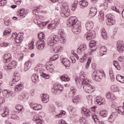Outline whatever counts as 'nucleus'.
Returning a JSON list of instances; mask_svg holds the SVG:
<instances>
[{"mask_svg":"<svg viewBox=\"0 0 124 124\" xmlns=\"http://www.w3.org/2000/svg\"><path fill=\"white\" fill-rule=\"evenodd\" d=\"M80 78L81 79V85L86 93H93L94 92V86L91 85V80L86 78L85 72H80Z\"/></svg>","mask_w":124,"mask_h":124,"instance_id":"nucleus-1","label":"nucleus"},{"mask_svg":"<svg viewBox=\"0 0 124 124\" xmlns=\"http://www.w3.org/2000/svg\"><path fill=\"white\" fill-rule=\"evenodd\" d=\"M85 27L86 30L88 31L85 34V37L87 40H92L95 37V32L93 31H92V29L93 28V22L92 20L87 21L85 24Z\"/></svg>","mask_w":124,"mask_h":124,"instance_id":"nucleus-2","label":"nucleus"},{"mask_svg":"<svg viewBox=\"0 0 124 124\" xmlns=\"http://www.w3.org/2000/svg\"><path fill=\"white\" fill-rule=\"evenodd\" d=\"M38 38L39 39L37 41L36 47L39 51H43L45 46H46V38L45 37V34L44 32H41L38 35Z\"/></svg>","mask_w":124,"mask_h":124,"instance_id":"nucleus-3","label":"nucleus"},{"mask_svg":"<svg viewBox=\"0 0 124 124\" xmlns=\"http://www.w3.org/2000/svg\"><path fill=\"white\" fill-rule=\"evenodd\" d=\"M103 77H105V73L103 70H95L93 74L92 78L94 81L99 82L103 79Z\"/></svg>","mask_w":124,"mask_h":124,"instance_id":"nucleus-4","label":"nucleus"},{"mask_svg":"<svg viewBox=\"0 0 124 124\" xmlns=\"http://www.w3.org/2000/svg\"><path fill=\"white\" fill-rule=\"evenodd\" d=\"M60 13L62 17H68L70 15V9H69V4H65L61 8Z\"/></svg>","mask_w":124,"mask_h":124,"instance_id":"nucleus-5","label":"nucleus"},{"mask_svg":"<svg viewBox=\"0 0 124 124\" xmlns=\"http://www.w3.org/2000/svg\"><path fill=\"white\" fill-rule=\"evenodd\" d=\"M59 36L55 35L52 37H49L47 41V45L48 46H54L55 44L59 43Z\"/></svg>","mask_w":124,"mask_h":124,"instance_id":"nucleus-6","label":"nucleus"},{"mask_svg":"<svg viewBox=\"0 0 124 124\" xmlns=\"http://www.w3.org/2000/svg\"><path fill=\"white\" fill-rule=\"evenodd\" d=\"M77 17L76 16H71L67 20V26L70 28H73L75 25H77Z\"/></svg>","mask_w":124,"mask_h":124,"instance_id":"nucleus-7","label":"nucleus"},{"mask_svg":"<svg viewBox=\"0 0 124 124\" xmlns=\"http://www.w3.org/2000/svg\"><path fill=\"white\" fill-rule=\"evenodd\" d=\"M13 80L12 83L11 84L12 87H15L16 84H18V82L21 79V76H20V74L17 72H15L13 76Z\"/></svg>","mask_w":124,"mask_h":124,"instance_id":"nucleus-8","label":"nucleus"},{"mask_svg":"<svg viewBox=\"0 0 124 124\" xmlns=\"http://www.w3.org/2000/svg\"><path fill=\"white\" fill-rule=\"evenodd\" d=\"M107 18H108V22L107 24L108 26H112L116 23L114 15L108 14L107 15Z\"/></svg>","mask_w":124,"mask_h":124,"instance_id":"nucleus-9","label":"nucleus"},{"mask_svg":"<svg viewBox=\"0 0 124 124\" xmlns=\"http://www.w3.org/2000/svg\"><path fill=\"white\" fill-rule=\"evenodd\" d=\"M81 23H78L74 27H72V30L75 34H79L81 32Z\"/></svg>","mask_w":124,"mask_h":124,"instance_id":"nucleus-10","label":"nucleus"},{"mask_svg":"<svg viewBox=\"0 0 124 124\" xmlns=\"http://www.w3.org/2000/svg\"><path fill=\"white\" fill-rule=\"evenodd\" d=\"M58 91L60 92H63V86L61 84H55L54 85L53 88L52 89V93H57Z\"/></svg>","mask_w":124,"mask_h":124,"instance_id":"nucleus-11","label":"nucleus"},{"mask_svg":"<svg viewBox=\"0 0 124 124\" xmlns=\"http://www.w3.org/2000/svg\"><path fill=\"white\" fill-rule=\"evenodd\" d=\"M117 49L120 53H123L124 51V44L123 41H118L116 45Z\"/></svg>","mask_w":124,"mask_h":124,"instance_id":"nucleus-12","label":"nucleus"},{"mask_svg":"<svg viewBox=\"0 0 124 124\" xmlns=\"http://www.w3.org/2000/svg\"><path fill=\"white\" fill-rule=\"evenodd\" d=\"M24 40V33L20 32L18 33L16 36L15 39V42L16 43H21Z\"/></svg>","mask_w":124,"mask_h":124,"instance_id":"nucleus-13","label":"nucleus"},{"mask_svg":"<svg viewBox=\"0 0 124 124\" xmlns=\"http://www.w3.org/2000/svg\"><path fill=\"white\" fill-rule=\"evenodd\" d=\"M30 107L35 111H38L42 109V106L38 104L31 103L30 104Z\"/></svg>","mask_w":124,"mask_h":124,"instance_id":"nucleus-14","label":"nucleus"},{"mask_svg":"<svg viewBox=\"0 0 124 124\" xmlns=\"http://www.w3.org/2000/svg\"><path fill=\"white\" fill-rule=\"evenodd\" d=\"M59 34V39L62 43H64L65 41V39L64 38V35L63 34V30L62 29H60L58 31Z\"/></svg>","mask_w":124,"mask_h":124,"instance_id":"nucleus-15","label":"nucleus"},{"mask_svg":"<svg viewBox=\"0 0 124 124\" xmlns=\"http://www.w3.org/2000/svg\"><path fill=\"white\" fill-rule=\"evenodd\" d=\"M33 121L38 124H43L44 123V121L41 120V116L39 115H35L33 117Z\"/></svg>","mask_w":124,"mask_h":124,"instance_id":"nucleus-16","label":"nucleus"},{"mask_svg":"<svg viewBox=\"0 0 124 124\" xmlns=\"http://www.w3.org/2000/svg\"><path fill=\"white\" fill-rule=\"evenodd\" d=\"M16 85L15 91L16 93H19L24 89V83L23 82H20L19 84L16 83Z\"/></svg>","mask_w":124,"mask_h":124,"instance_id":"nucleus-17","label":"nucleus"},{"mask_svg":"<svg viewBox=\"0 0 124 124\" xmlns=\"http://www.w3.org/2000/svg\"><path fill=\"white\" fill-rule=\"evenodd\" d=\"M81 114L85 117H90L91 116V111L87 108H83L81 109Z\"/></svg>","mask_w":124,"mask_h":124,"instance_id":"nucleus-18","label":"nucleus"},{"mask_svg":"<svg viewBox=\"0 0 124 124\" xmlns=\"http://www.w3.org/2000/svg\"><path fill=\"white\" fill-rule=\"evenodd\" d=\"M106 97L109 100H116V96L111 92H108L106 94Z\"/></svg>","mask_w":124,"mask_h":124,"instance_id":"nucleus-19","label":"nucleus"},{"mask_svg":"<svg viewBox=\"0 0 124 124\" xmlns=\"http://www.w3.org/2000/svg\"><path fill=\"white\" fill-rule=\"evenodd\" d=\"M95 102H96V103L99 105H102V104H105V103H106L105 99L101 97V96L97 97Z\"/></svg>","mask_w":124,"mask_h":124,"instance_id":"nucleus-20","label":"nucleus"},{"mask_svg":"<svg viewBox=\"0 0 124 124\" xmlns=\"http://www.w3.org/2000/svg\"><path fill=\"white\" fill-rule=\"evenodd\" d=\"M116 117H117V112H112L111 114L108 117V122L111 123H114V121H115Z\"/></svg>","mask_w":124,"mask_h":124,"instance_id":"nucleus-21","label":"nucleus"},{"mask_svg":"<svg viewBox=\"0 0 124 124\" xmlns=\"http://www.w3.org/2000/svg\"><path fill=\"white\" fill-rule=\"evenodd\" d=\"M80 62H92V57H89L88 58V55L85 54L82 58L80 59Z\"/></svg>","mask_w":124,"mask_h":124,"instance_id":"nucleus-22","label":"nucleus"},{"mask_svg":"<svg viewBox=\"0 0 124 124\" xmlns=\"http://www.w3.org/2000/svg\"><path fill=\"white\" fill-rule=\"evenodd\" d=\"M97 13V10L95 7H91L90 9L89 16H90V17H94V16L96 15Z\"/></svg>","mask_w":124,"mask_h":124,"instance_id":"nucleus-23","label":"nucleus"},{"mask_svg":"<svg viewBox=\"0 0 124 124\" xmlns=\"http://www.w3.org/2000/svg\"><path fill=\"white\" fill-rule=\"evenodd\" d=\"M41 97L42 102L44 103H46L49 101V95L46 94H41Z\"/></svg>","mask_w":124,"mask_h":124,"instance_id":"nucleus-24","label":"nucleus"},{"mask_svg":"<svg viewBox=\"0 0 124 124\" xmlns=\"http://www.w3.org/2000/svg\"><path fill=\"white\" fill-rule=\"evenodd\" d=\"M87 49V46L86 44H83L80 45L78 48V54H82L83 51H85Z\"/></svg>","mask_w":124,"mask_h":124,"instance_id":"nucleus-25","label":"nucleus"},{"mask_svg":"<svg viewBox=\"0 0 124 124\" xmlns=\"http://www.w3.org/2000/svg\"><path fill=\"white\" fill-rule=\"evenodd\" d=\"M89 47L91 49L92 52L93 51H95L97 47H96L95 42L94 41H91L89 43Z\"/></svg>","mask_w":124,"mask_h":124,"instance_id":"nucleus-26","label":"nucleus"},{"mask_svg":"<svg viewBox=\"0 0 124 124\" xmlns=\"http://www.w3.org/2000/svg\"><path fill=\"white\" fill-rule=\"evenodd\" d=\"M107 52V48L105 46H100V56H104Z\"/></svg>","mask_w":124,"mask_h":124,"instance_id":"nucleus-27","label":"nucleus"},{"mask_svg":"<svg viewBox=\"0 0 124 124\" xmlns=\"http://www.w3.org/2000/svg\"><path fill=\"white\" fill-rule=\"evenodd\" d=\"M17 14L18 16H20L21 17H26L28 13L25 12V9H21L17 12Z\"/></svg>","mask_w":124,"mask_h":124,"instance_id":"nucleus-28","label":"nucleus"},{"mask_svg":"<svg viewBox=\"0 0 124 124\" xmlns=\"http://www.w3.org/2000/svg\"><path fill=\"white\" fill-rule=\"evenodd\" d=\"M11 54L10 53L5 54L3 57L4 61L7 62H11Z\"/></svg>","mask_w":124,"mask_h":124,"instance_id":"nucleus-29","label":"nucleus"},{"mask_svg":"<svg viewBox=\"0 0 124 124\" xmlns=\"http://www.w3.org/2000/svg\"><path fill=\"white\" fill-rule=\"evenodd\" d=\"M3 111V113L1 114L2 117H7L9 114V109L7 107H4Z\"/></svg>","mask_w":124,"mask_h":124,"instance_id":"nucleus-30","label":"nucleus"},{"mask_svg":"<svg viewBox=\"0 0 124 124\" xmlns=\"http://www.w3.org/2000/svg\"><path fill=\"white\" fill-rule=\"evenodd\" d=\"M31 80L34 83H37L39 81V77L36 74H34L31 77Z\"/></svg>","mask_w":124,"mask_h":124,"instance_id":"nucleus-31","label":"nucleus"},{"mask_svg":"<svg viewBox=\"0 0 124 124\" xmlns=\"http://www.w3.org/2000/svg\"><path fill=\"white\" fill-rule=\"evenodd\" d=\"M35 71L37 73H41L42 72V65L38 64L35 67Z\"/></svg>","mask_w":124,"mask_h":124,"instance_id":"nucleus-32","label":"nucleus"},{"mask_svg":"<svg viewBox=\"0 0 124 124\" xmlns=\"http://www.w3.org/2000/svg\"><path fill=\"white\" fill-rule=\"evenodd\" d=\"M63 50V46L61 45L56 46L54 49V51L55 53H59V52H62Z\"/></svg>","mask_w":124,"mask_h":124,"instance_id":"nucleus-33","label":"nucleus"},{"mask_svg":"<svg viewBox=\"0 0 124 124\" xmlns=\"http://www.w3.org/2000/svg\"><path fill=\"white\" fill-rule=\"evenodd\" d=\"M117 111L120 115H124V102L123 103V106L119 107Z\"/></svg>","mask_w":124,"mask_h":124,"instance_id":"nucleus-34","label":"nucleus"},{"mask_svg":"<svg viewBox=\"0 0 124 124\" xmlns=\"http://www.w3.org/2000/svg\"><path fill=\"white\" fill-rule=\"evenodd\" d=\"M116 80L118 82L124 84V77L122 76L121 75H116Z\"/></svg>","mask_w":124,"mask_h":124,"instance_id":"nucleus-35","label":"nucleus"},{"mask_svg":"<svg viewBox=\"0 0 124 124\" xmlns=\"http://www.w3.org/2000/svg\"><path fill=\"white\" fill-rule=\"evenodd\" d=\"M110 91H111V92L113 93L120 92V88L116 85H111L110 87Z\"/></svg>","mask_w":124,"mask_h":124,"instance_id":"nucleus-36","label":"nucleus"},{"mask_svg":"<svg viewBox=\"0 0 124 124\" xmlns=\"http://www.w3.org/2000/svg\"><path fill=\"white\" fill-rule=\"evenodd\" d=\"M101 36L102 38H103V39H105L106 40H107V39H108V36L107 35V32H106V31H105V30L103 29L102 30V32H101Z\"/></svg>","mask_w":124,"mask_h":124,"instance_id":"nucleus-37","label":"nucleus"},{"mask_svg":"<svg viewBox=\"0 0 124 124\" xmlns=\"http://www.w3.org/2000/svg\"><path fill=\"white\" fill-rule=\"evenodd\" d=\"M99 21L100 23H102L104 21V13L102 12H100L98 15Z\"/></svg>","mask_w":124,"mask_h":124,"instance_id":"nucleus-38","label":"nucleus"},{"mask_svg":"<svg viewBox=\"0 0 124 124\" xmlns=\"http://www.w3.org/2000/svg\"><path fill=\"white\" fill-rule=\"evenodd\" d=\"M31 62H26L24 64V70L25 71H28V70L31 68Z\"/></svg>","mask_w":124,"mask_h":124,"instance_id":"nucleus-39","label":"nucleus"},{"mask_svg":"<svg viewBox=\"0 0 124 124\" xmlns=\"http://www.w3.org/2000/svg\"><path fill=\"white\" fill-rule=\"evenodd\" d=\"M78 4L82 7H87L89 3L86 0H81L78 3Z\"/></svg>","mask_w":124,"mask_h":124,"instance_id":"nucleus-40","label":"nucleus"},{"mask_svg":"<svg viewBox=\"0 0 124 124\" xmlns=\"http://www.w3.org/2000/svg\"><path fill=\"white\" fill-rule=\"evenodd\" d=\"M109 73L110 75V77L111 78V81H114L115 80V78H114V74L113 73V69L112 68H109Z\"/></svg>","mask_w":124,"mask_h":124,"instance_id":"nucleus-41","label":"nucleus"},{"mask_svg":"<svg viewBox=\"0 0 124 124\" xmlns=\"http://www.w3.org/2000/svg\"><path fill=\"white\" fill-rule=\"evenodd\" d=\"M60 56L59 55H54L53 57L50 58L49 60V62H54V61H56V60H58Z\"/></svg>","mask_w":124,"mask_h":124,"instance_id":"nucleus-42","label":"nucleus"},{"mask_svg":"<svg viewBox=\"0 0 124 124\" xmlns=\"http://www.w3.org/2000/svg\"><path fill=\"white\" fill-rule=\"evenodd\" d=\"M61 80H62V81H64L65 82H68L70 80L69 78L66 77L65 76H61L60 77Z\"/></svg>","mask_w":124,"mask_h":124,"instance_id":"nucleus-43","label":"nucleus"},{"mask_svg":"<svg viewBox=\"0 0 124 124\" xmlns=\"http://www.w3.org/2000/svg\"><path fill=\"white\" fill-rule=\"evenodd\" d=\"M64 115H65V111L62 110L60 114L55 115V118H62V117L64 116Z\"/></svg>","mask_w":124,"mask_h":124,"instance_id":"nucleus-44","label":"nucleus"},{"mask_svg":"<svg viewBox=\"0 0 124 124\" xmlns=\"http://www.w3.org/2000/svg\"><path fill=\"white\" fill-rule=\"evenodd\" d=\"M100 115L102 117H103V118H105V117H107V115H108V114L107 111L102 110L100 112Z\"/></svg>","mask_w":124,"mask_h":124,"instance_id":"nucleus-45","label":"nucleus"},{"mask_svg":"<svg viewBox=\"0 0 124 124\" xmlns=\"http://www.w3.org/2000/svg\"><path fill=\"white\" fill-rule=\"evenodd\" d=\"M16 109L18 111H23L24 110V107L20 105H17L16 106Z\"/></svg>","mask_w":124,"mask_h":124,"instance_id":"nucleus-46","label":"nucleus"},{"mask_svg":"<svg viewBox=\"0 0 124 124\" xmlns=\"http://www.w3.org/2000/svg\"><path fill=\"white\" fill-rule=\"evenodd\" d=\"M113 65L117 68V69H118V70H121V63L119 62H114L113 63Z\"/></svg>","mask_w":124,"mask_h":124,"instance_id":"nucleus-47","label":"nucleus"},{"mask_svg":"<svg viewBox=\"0 0 124 124\" xmlns=\"http://www.w3.org/2000/svg\"><path fill=\"white\" fill-rule=\"evenodd\" d=\"M78 4V1H75L74 4L72 5V10L73 11L76 10V8H77Z\"/></svg>","mask_w":124,"mask_h":124,"instance_id":"nucleus-48","label":"nucleus"},{"mask_svg":"<svg viewBox=\"0 0 124 124\" xmlns=\"http://www.w3.org/2000/svg\"><path fill=\"white\" fill-rule=\"evenodd\" d=\"M40 74L41 76H42V77H43V78H45V79H49V78H50V76L47 74H45L42 72Z\"/></svg>","mask_w":124,"mask_h":124,"instance_id":"nucleus-49","label":"nucleus"},{"mask_svg":"<svg viewBox=\"0 0 124 124\" xmlns=\"http://www.w3.org/2000/svg\"><path fill=\"white\" fill-rule=\"evenodd\" d=\"M79 123L81 124H87V120L84 117H81L79 119Z\"/></svg>","mask_w":124,"mask_h":124,"instance_id":"nucleus-50","label":"nucleus"},{"mask_svg":"<svg viewBox=\"0 0 124 124\" xmlns=\"http://www.w3.org/2000/svg\"><path fill=\"white\" fill-rule=\"evenodd\" d=\"M78 101H79V98L78 97H74L72 99V102L75 104H78V103H79Z\"/></svg>","mask_w":124,"mask_h":124,"instance_id":"nucleus-51","label":"nucleus"},{"mask_svg":"<svg viewBox=\"0 0 124 124\" xmlns=\"http://www.w3.org/2000/svg\"><path fill=\"white\" fill-rule=\"evenodd\" d=\"M86 99L87 101L89 102H92L93 101V96L92 95H88L86 96Z\"/></svg>","mask_w":124,"mask_h":124,"instance_id":"nucleus-52","label":"nucleus"},{"mask_svg":"<svg viewBox=\"0 0 124 124\" xmlns=\"http://www.w3.org/2000/svg\"><path fill=\"white\" fill-rule=\"evenodd\" d=\"M32 13L34 15H37V14L39 13V8H35L34 9L32 10Z\"/></svg>","mask_w":124,"mask_h":124,"instance_id":"nucleus-53","label":"nucleus"},{"mask_svg":"<svg viewBox=\"0 0 124 124\" xmlns=\"http://www.w3.org/2000/svg\"><path fill=\"white\" fill-rule=\"evenodd\" d=\"M47 24H48V22H47V23L46 22H44L43 21L39 22V27H41V28H43V27H45V26H46L47 25Z\"/></svg>","mask_w":124,"mask_h":124,"instance_id":"nucleus-54","label":"nucleus"},{"mask_svg":"<svg viewBox=\"0 0 124 124\" xmlns=\"http://www.w3.org/2000/svg\"><path fill=\"white\" fill-rule=\"evenodd\" d=\"M33 43L34 42L32 41L28 45L29 48L30 49V50H32V49L34 48V45H33Z\"/></svg>","mask_w":124,"mask_h":124,"instance_id":"nucleus-55","label":"nucleus"},{"mask_svg":"<svg viewBox=\"0 0 124 124\" xmlns=\"http://www.w3.org/2000/svg\"><path fill=\"white\" fill-rule=\"evenodd\" d=\"M7 3V0H1L0 1V6H3V5H5Z\"/></svg>","mask_w":124,"mask_h":124,"instance_id":"nucleus-56","label":"nucleus"},{"mask_svg":"<svg viewBox=\"0 0 124 124\" xmlns=\"http://www.w3.org/2000/svg\"><path fill=\"white\" fill-rule=\"evenodd\" d=\"M108 2H107V0H105L104 1V8L105 10L108 9Z\"/></svg>","mask_w":124,"mask_h":124,"instance_id":"nucleus-57","label":"nucleus"},{"mask_svg":"<svg viewBox=\"0 0 124 124\" xmlns=\"http://www.w3.org/2000/svg\"><path fill=\"white\" fill-rule=\"evenodd\" d=\"M56 26H59L60 24V19L59 18H56L54 21H52Z\"/></svg>","mask_w":124,"mask_h":124,"instance_id":"nucleus-58","label":"nucleus"},{"mask_svg":"<svg viewBox=\"0 0 124 124\" xmlns=\"http://www.w3.org/2000/svg\"><path fill=\"white\" fill-rule=\"evenodd\" d=\"M63 66H65L66 68H67L69 66H70V62H64L62 63Z\"/></svg>","mask_w":124,"mask_h":124,"instance_id":"nucleus-59","label":"nucleus"},{"mask_svg":"<svg viewBox=\"0 0 124 124\" xmlns=\"http://www.w3.org/2000/svg\"><path fill=\"white\" fill-rule=\"evenodd\" d=\"M34 23L35 24H38V25L39 24L40 22H39V20H38V17L37 16H36V17L34 18Z\"/></svg>","mask_w":124,"mask_h":124,"instance_id":"nucleus-60","label":"nucleus"},{"mask_svg":"<svg viewBox=\"0 0 124 124\" xmlns=\"http://www.w3.org/2000/svg\"><path fill=\"white\" fill-rule=\"evenodd\" d=\"M50 113H53L56 110V108L54 107H51L49 109Z\"/></svg>","mask_w":124,"mask_h":124,"instance_id":"nucleus-61","label":"nucleus"},{"mask_svg":"<svg viewBox=\"0 0 124 124\" xmlns=\"http://www.w3.org/2000/svg\"><path fill=\"white\" fill-rule=\"evenodd\" d=\"M25 97H26V95H25V93L21 94L18 96L19 99H20V100L24 99V98H25Z\"/></svg>","mask_w":124,"mask_h":124,"instance_id":"nucleus-62","label":"nucleus"},{"mask_svg":"<svg viewBox=\"0 0 124 124\" xmlns=\"http://www.w3.org/2000/svg\"><path fill=\"white\" fill-rule=\"evenodd\" d=\"M51 67L53 68V65L51 64H49V63H48V64H47L46 65V69L47 70L51 69Z\"/></svg>","mask_w":124,"mask_h":124,"instance_id":"nucleus-63","label":"nucleus"},{"mask_svg":"<svg viewBox=\"0 0 124 124\" xmlns=\"http://www.w3.org/2000/svg\"><path fill=\"white\" fill-rule=\"evenodd\" d=\"M59 124H66V122H65V121H64L62 119H61L59 121Z\"/></svg>","mask_w":124,"mask_h":124,"instance_id":"nucleus-64","label":"nucleus"}]
</instances>
